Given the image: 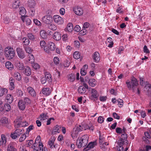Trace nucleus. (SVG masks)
<instances>
[{
	"instance_id": "f257e3e1",
	"label": "nucleus",
	"mask_w": 151,
	"mask_h": 151,
	"mask_svg": "<svg viewBox=\"0 0 151 151\" xmlns=\"http://www.w3.org/2000/svg\"><path fill=\"white\" fill-rule=\"evenodd\" d=\"M126 84L129 90L132 89L133 92H135V90L137 88L136 86L138 85L137 81L136 78L134 76L132 77L131 83L128 80L126 82Z\"/></svg>"
},
{
	"instance_id": "f03ea898",
	"label": "nucleus",
	"mask_w": 151,
	"mask_h": 151,
	"mask_svg": "<svg viewBox=\"0 0 151 151\" xmlns=\"http://www.w3.org/2000/svg\"><path fill=\"white\" fill-rule=\"evenodd\" d=\"M88 137L86 135L82 136L80 139H78L76 141V145L78 148L84 147L88 142Z\"/></svg>"
},
{
	"instance_id": "7ed1b4c3",
	"label": "nucleus",
	"mask_w": 151,
	"mask_h": 151,
	"mask_svg": "<svg viewBox=\"0 0 151 151\" xmlns=\"http://www.w3.org/2000/svg\"><path fill=\"white\" fill-rule=\"evenodd\" d=\"M31 101L27 97H25L24 99H21L19 100L18 103V106L19 108L21 110H24L25 108L26 105L30 104Z\"/></svg>"
},
{
	"instance_id": "20e7f679",
	"label": "nucleus",
	"mask_w": 151,
	"mask_h": 151,
	"mask_svg": "<svg viewBox=\"0 0 151 151\" xmlns=\"http://www.w3.org/2000/svg\"><path fill=\"white\" fill-rule=\"evenodd\" d=\"M5 55L8 59H11L14 58L15 55L14 50L11 47H7L5 48L4 51Z\"/></svg>"
},
{
	"instance_id": "39448f33",
	"label": "nucleus",
	"mask_w": 151,
	"mask_h": 151,
	"mask_svg": "<svg viewBox=\"0 0 151 151\" xmlns=\"http://www.w3.org/2000/svg\"><path fill=\"white\" fill-rule=\"evenodd\" d=\"M24 132V130L22 129H17L14 132H12L10 137L13 139H15L18 137L20 135Z\"/></svg>"
},
{
	"instance_id": "423d86ee",
	"label": "nucleus",
	"mask_w": 151,
	"mask_h": 151,
	"mask_svg": "<svg viewBox=\"0 0 151 151\" xmlns=\"http://www.w3.org/2000/svg\"><path fill=\"white\" fill-rule=\"evenodd\" d=\"M28 122L25 120L17 121L15 123L14 126L15 128H18L21 127H25L28 125Z\"/></svg>"
},
{
	"instance_id": "0eeeda50",
	"label": "nucleus",
	"mask_w": 151,
	"mask_h": 151,
	"mask_svg": "<svg viewBox=\"0 0 151 151\" xmlns=\"http://www.w3.org/2000/svg\"><path fill=\"white\" fill-rule=\"evenodd\" d=\"M53 18L54 22L58 25L62 24L64 23L63 18L58 15H54Z\"/></svg>"
},
{
	"instance_id": "6e6552de",
	"label": "nucleus",
	"mask_w": 151,
	"mask_h": 151,
	"mask_svg": "<svg viewBox=\"0 0 151 151\" xmlns=\"http://www.w3.org/2000/svg\"><path fill=\"white\" fill-rule=\"evenodd\" d=\"M127 134H122L121 135V138L118 142V144L120 145H126L127 144Z\"/></svg>"
},
{
	"instance_id": "1a4fd4ad",
	"label": "nucleus",
	"mask_w": 151,
	"mask_h": 151,
	"mask_svg": "<svg viewBox=\"0 0 151 151\" xmlns=\"http://www.w3.org/2000/svg\"><path fill=\"white\" fill-rule=\"evenodd\" d=\"M52 16L50 15H47L43 16L42 18L43 22L47 24H51L52 21Z\"/></svg>"
},
{
	"instance_id": "9d476101",
	"label": "nucleus",
	"mask_w": 151,
	"mask_h": 151,
	"mask_svg": "<svg viewBox=\"0 0 151 151\" xmlns=\"http://www.w3.org/2000/svg\"><path fill=\"white\" fill-rule=\"evenodd\" d=\"M36 144L35 143L32 145L31 148L33 149V151H43V145L41 142H39L38 147L39 150L38 149V148L36 146Z\"/></svg>"
},
{
	"instance_id": "9b49d317",
	"label": "nucleus",
	"mask_w": 151,
	"mask_h": 151,
	"mask_svg": "<svg viewBox=\"0 0 151 151\" xmlns=\"http://www.w3.org/2000/svg\"><path fill=\"white\" fill-rule=\"evenodd\" d=\"M16 51L18 56L21 59H23L25 57L24 52L22 48L20 47L16 48Z\"/></svg>"
},
{
	"instance_id": "f8f14e48",
	"label": "nucleus",
	"mask_w": 151,
	"mask_h": 151,
	"mask_svg": "<svg viewBox=\"0 0 151 151\" xmlns=\"http://www.w3.org/2000/svg\"><path fill=\"white\" fill-rule=\"evenodd\" d=\"M73 11L75 14L78 16L82 15L83 14V9L78 6L75 7L73 8Z\"/></svg>"
},
{
	"instance_id": "ddd939ff",
	"label": "nucleus",
	"mask_w": 151,
	"mask_h": 151,
	"mask_svg": "<svg viewBox=\"0 0 151 151\" xmlns=\"http://www.w3.org/2000/svg\"><path fill=\"white\" fill-rule=\"evenodd\" d=\"M84 130H89L90 131L93 132L94 129V127L93 125L91 123L88 124L84 123Z\"/></svg>"
},
{
	"instance_id": "4468645a",
	"label": "nucleus",
	"mask_w": 151,
	"mask_h": 151,
	"mask_svg": "<svg viewBox=\"0 0 151 151\" xmlns=\"http://www.w3.org/2000/svg\"><path fill=\"white\" fill-rule=\"evenodd\" d=\"M21 18L22 22H25L27 25L28 26L31 24V21L27 16H21Z\"/></svg>"
},
{
	"instance_id": "2eb2a0df",
	"label": "nucleus",
	"mask_w": 151,
	"mask_h": 151,
	"mask_svg": "<svg viewBox=\"0 0 151 151\" xmlns=\"http://www.w3.org/2000/svg\"><path fill=\"white\" fill-rule=\"evenodd\" d=\"M91 99H96L99 96V94L97 91L94 88H91Z\"/></svg>"
},
{
	"instance_id": "dca6fc26",
	"label": "nucleus",
	"mask_w": 151,
	"mask_h": 151,
	"mask_svg": "<svg viewBox=\"0 0 151 151\" xmlns=\"http://www.w3.org/2000/svg\"><path fill=\"white\" fill-rule=\"evenodd\" d=\"M93 57L94 61L96 63H97L100 61V55L97 52H94L93 55Z\"/></svg>"
},
{
	"instance_id": "f3484780",
	"label": "nucleus",
	"mask_w": 151,
	"mask_h": 151,
	"mask_svg": "<svg viewBox=\"0 0 151 151\" xmlns=\"http://www.w3.org/2000/svg\"><path fill=\"white\" fill-rule=\"evenodd\" d=\"M55 139L54 137H52L50 139L48 142V144L51 148L55 147V145H54Z\"/></svg>"
},
{
	"instance_id": "a211bd4d",
	"label": "nucleus",
	"mask_w": 151,
	"mask_h": 151,
	"mask_svg": "<svg viewBox=\"0 0 151 151\" xmlns=\"http://www.w3.org/2000/svg\"><path fill=\"white\" fill-rule=\"evenodd\" d=\"M1 137V139L0 138V146H5L6 142V136L4 134H2Z\"/></svg>"
},
{
	"instance_id": "6ab92c4d",
	"label": "nucleus",
	"mask_w": 151,
	"mask_h": 151,
	"mask_svg": "<svg viewBox=\"0 0 151 151\" xmlns=\"http://www.w3.org/2000/svg\"><path fill=\"white\" fill-rule=\"evenodd\" d=\"M79 132L76 129V128H73V130L71 132V136L73 139L76 138L78 136Z\"/></svg>"
},
{
	"instance_id": "aec40b11",
	"label": "nucleus",
	"mask_w": 151,
	"mask_h": 151,
	"mask_svg": "<svg viewBox=\"0 0 151 151\" xmlns=\"http://www.w3.org/2000/svg\"><path fill=\"white\" fill-rule=\"evenodd\" d=\"M11 109V106L10 105L8 104H5L4 106L1 107L0 108V110L1 111L5 110L6 111H9Z\"/></svg>"
},
{
	"instance_id": "412c9836",
	"label": "nucleus",
	"mask_w": 151,
	"mask_h": 151,
	"mask_svg": "<svg viewBox=\"0 0 151 151\" xmlns=\"http://www.w3.org/2000/svg\"><path fill=\"white\" fill-rule=\"evenodd\" d=\"M15 144V142H11L8 145L7 151H17V149L15 148L13 145Z\"/></svg>"
},
{
	"instance_id": "4be33fe9",
	"label": "nucleus",
	"mask_w": 151,
	"mask_h": 151,
	"mask_svg": "<svg viewBox=\"0 0 151 151\" xmlns=\"http://www.w3.org/2000/svg\"><path fill=\"white\" fill-rule=\"evenodd\" d=\"M42 92L45 95H49L51 92V90L49 88H43Z\"/></svg>"
},
{
	"instance_id": "5701e85b",
	"label": "nucleus",
	"mask_w": 151,
	"mask_h": 151,
	"mask_svg": "<svg viewBox=\"0 0 151 151\" xmlns=\"http://www.w3.org/2000/svg\"><path fill=\"white\" fill-rule=\"evenodd\" d=\"M53 38L55 40L59 41L61 39V35L59 32H55L53 35Z\"/></svg>"
},
{
	"instance_id": "b1692460",
	"label": "nucleus",
	"mask_w": 151,
	"mask_h": 151,
	"mask_svg": "<svg viewBox=\"0 0 151 151\" xmlns=\"http://www.w3.org/2000/svg\"><path fill=\"white\" fill-rule=\"evenodd\" d=\"M96 145V142H91L89 143L85 149L84 150V151L89 150L93 148Z\"/></svg>"
},
{
	"instance_id": "393cba45",
	"label": "nucleus",
	"mask_w": 151,
	"mask_h": 151,
	"mask_svg": "<svg viewBox=\"0 0 151 151\" xmlns=\"http://www.w3.org/2000/svg\"><path fill=\"white\" fill-rule=\"evenodd\" d=\"M7 103L10 104L12 103L13 101V97L12 95L9 94L7 95L5 97Z\"/></svg>"
},
{
	"instance_id": "a878e982",
	"label": "nucleus",
	"mask_w": 151,
	"mask_h": 151,
	"mask_svg": "<svg viewBox=\"0 0 151 151\" xmlns=\"http://www.w3.org/2000/svg\"><path fill=\"white\" fill-rule=\"evenodd\" d=\"M27 90L29 94L32 96L34 97L36 95V93L34 89L31 87L27 88Z\"/></svg>"
},
{
	"instance_id": "bb28decb",
	"label": "nucleus",
	"mask_w": 151,
	"mask_h": 151,
	"mask_svg": "<svg viewBox=\"0 0 151 151\" xmlns=\"http://www.w3.org/2000/svg\"><path fill=\"white\" fill-rule=\"evenodd\" d=\"M6 67L9 70H12L14 68L13 65L9 61H7L5 63Z\"/></svg>"
},
{
	"instance_id": "cd10ccee",
	"label": "nucleus",
	"mask_w": 151,
	"mask_h": 151,
	"mask_svg": "<svg viewBox=\"0 0 151 151\" xmlns=\"http://www.w3.org/2000/svg\"><path fill=\"white\" fill-rule=\"evenodd\" d=\"M45 78L46 81L49 83L51 82L52 81V78L51 74L48 72H46L45 74Z\"/></svg>"
},
{
	"instance_id": "c85d7f7f",
	"label": "nucleus",
	"mask_w": 151,
	"mask_h": 151,
	"mask_svg": "<svg viewBox=\"0 0 151 151\" xmlns=\"http://www.w3.org/2000/svg\"><path fill=\"white\" fill-rule=\"evenodd\" d=\"M16 66L17 68L20 70H22L24 69V66L23 63L19 61L17 62L16 63Z\"/></svg>"
},
{
	"instance_id": "c756f323",
	"label": "nucleus",
	"mask_w": 151,
	"mask_h": 151,
	"mask_svg": "<svg viewBox=\"0 0 151 151\" xmlns=\"http://www.w3.org/2000/svg\"><path fill=\"white\" fill-rule=\"evenodd\" d=\"M78 91L79 93L82 94L85 93L86 92V90L83 86H80L78 88Z\"/></svg>"
},
{
	"instance_id": "7c9ffc66",
	"label": "nucleus",
	"mask_w": 151,
	"mask_h": 151,
	"mask_svg": "<svg viewBox=\"0 0 151 151\" xmlns=\"http://www.w3.org/2000/svg\"><path fill=\"white\" fill-rule=\"evenodd\" d=\"M60 128V127L58 125H56L53 128V130L52 131V134H56L57 133H58L60 132L59 129Z\"/></svg>"
},
{
	"instance_id": "2f4dec72",
	"label": "nucleus",
	"mask_w": 151,
	"mask_h": 151,
	"mask_svg": "<svg viewBox=\"0 0 151 151\" xmlns=\"http://www.w3.org/2000/svg\"><path fill=\"white\" fill-rule=\"evenodd\" d=\"M8 90L5 88H3L0 86V97L7 93Z\"/></svg>"
},
{
	"instance_id": "473e14b6",
	"label": "nucleus",
	"mask_w": 151,
	"mask_h": 151,
	"mask_svg": "<svg viewBox=\"0 0 151 151\" xmlns=\"http://www.w3.org/2000/svg\"><path fill=\"white\" fill-rule=\"evenodd\" d=\"M88 83L89 85L92 87H94L96 84V80L93 78L89 79L88 81Z\"/></svg>"
},
{
	"instance_id": "72a5a7b5",
	"label": "nucleus",
	"mask_w": 151,
	"mask_h": 151,
	"mask_svg": "<svg viewBox=\"0 0 151 151\" xmlns=\"http://www.w3.org/2000/svg\"><path fill=\"white\" fill-rule=\"evenodd\" d=\"M24 73L27 76H29L31 73V70L30 68L28 66L25 67L24 69Z\"/></svg>"
},
{
	"instance_id": "f704fd0d",
	"label": "nucleus",
	"mask_w": 151,
	"mask_h": 151,
	"mask_svg": "<svg viewBox=\"0 0 151 151\" xmlns=\"http://www.w3.org/2000/svg\"><path fill=\"white\" fill-rule=\"evenodd\" d=\"M75 128L79 132L84 130V123H81V124L78 125Z\"/></svg>"
},
{
	"instance_id": "c9c22d12",
	"label": "nucleus",
	"mask_w": 151,
	"mask_h": 151,
	"mask_svg": "<svg viewBox=\"0 0 151 151\" xmlns=\"http://www.w3.org/2000/svg\"><path fill=\"white\" fill-rule=\"evenodd\" d=\"M19 13L21 16H25L26 14V10L23 7H21L19 8Z\"/></svg>"
},
{
	"instance_id": "e433bc0d",
	"label": "nucleus",
	"mask_w": 151,
	"mask_h": 151,
	"mask_svg": "<svg viewBox=\"0 0 151 151\" xmlns=\"http://www.w3.org/2000/svg\"><path fill=\"white\" fill-rule=\"evenodd\" d=\"M0 122L3 125H5L9 124V121L7 118L3 117L1 119Z\"/></svg>"
},
{
	"instance_id": "4c0bfd02",
	"label": "nucleus",
	"mask_w": 151,
	"mask_h": 151,
	"mask_svg": "<svg viewBox=\"0 0 151 151\" xmlns=\"http://www.w3.org/2000/svg\"><path fill=\"white\" fill-rule=\"evenodd\" d=\"M28 6L30 8H34L36 4L34 0H28Z\"/></svg>"
},
{
	"instance_id": "58836bf2",
	"label": "nucleus",
	"mask_w": 151,
	"mask_h": 151,
	"mask_svg": "<svg viewBox=\"0 0 151 151\" xmlns=\"http://www.w3.org/2000/svg\"><path fill=\"white\" fill-rule=\"evenodd\" d=\"M48 45L49 49H50L51 50H54L55 49V45L52 42H49Z\"/></svg>"
},
{
	"instance_id": "ea45409f",
	"label": "nucleus",
	"mask_w": 151,
	"mask_h": 151,
	"mask_svg": "<svg viewBox=\"0 0 151 151\" xmlns=\"http://www.w3.org/2000/svg\"><path fill=\"white\" fill-rule=\"evenodd\" d=\"M68 80L70 82H72L75 79V76L74 74H70L68 76Z\"/></svg>"
},
{
	"instance_id": "a19ab883",
	"label": "nucleus",
	"mask_w": 151,
	"mask_h": 151,
	"mask_svg": "<svg viewBox=\"0 0 151 151\" xmlns=\"http://www.w3.org/2000/svg\"><path fill=\"white\" fill-rule=\"evenodd\" d=\"M48 28L53 31H55L57 29V27L56 25L53 23L50 24L48 25Z\"/></svg>"
},
{
	"instance_id": "79ce46f5",
	"label": "nucleus",
	"mask_w": 151,
	"mask_h": 151,
	"mask_svg": "<svg viewBox=\"0 0 151 151\" xmlns=\"http://www.w3.org/2000/svg\"><path fill=\"white\" fill-rule=\"evenodd\" d=\"M40 36L43 39H45L47 37V33L44 30H41L40 32Z\"/></svg>"
},
{
	"instance_id": "37998d69",
	"label": "nucleus",
	"mask_w": 151,
	"mask_h": 151,
	"mask_svg": "<svg viewBox=\"0 0 151 151\" xmlns=\"http://www.w3.org/2000/svg\"><path fill=\"white\" fill-rule=\"evenodd\" d=\"M108 143H105L102 144L100 146L101 148L104 151H105L108 148L107 145H108Z\"/></svg>"
},
{
	"instance_id": "c03bdc74",
	"label": "nucleus",
	"mask_w": 151,
	"mask_h": 151,
	"mask_svg": "<svg viewBox=\"0 0 151 151\" xmlns=\"http://www.w3.org/2000/svg\"><path fill=\"white\" fill-rule=\"evenodd\" d=\"M67 29L69 32H72L73 29V24L71 23H68L67 25Z\"/></svg>"
},
{
	"instance_id": "a18cd8bd",
	"label": "nucleus",
	"mask_w": 151,
	"mask_h": 151,
	"mask_svg": "<svg viewBox=\"0 0 151 151\" xmlns=\"http://www.w3.org/2000/svg\"><path fill=\"white\" fill-rule=\"evenodd\" d=\"M14 76L15 78L18 81H20L21 79V77L19 73L17 72H15L14 73Z\"/></svg>"
},
{
	"instance_id": "49530a36",
	"label": "nucleus",
	"mask_w": 151,
	"mask_h": 151,
	"mask_svg": "<svg viewBox=\"0 0 151 151\" xmlns=\"http://www.w3.org/2000/svg\"><path fill=\"white\" fill-rule=\"evenodd\" d=\"M80 53L78 51L75 52L73 54V58L76 59H78L80 57Z\"/></svg>"
},
{
	"instance_id": "de8ad7c7",
	"label": "nucleus",
	"mask_w": 151,
	"mask_h": 151,
	"mask_svg": "<svg viewBox=\"0 0 151 151\" xmlns=\"http://www.w3.org/2000/svg\"><path fill=\"white\" fill-rule=\"evenodd\" d=\"M32 66L35 70H37L40 68V66L37 63H32Z\"/></svg>"
},
{
	"instance_id": "09e8293b",
	"label": "nucleus",
	"mask_w": 151,
	"mask_h": 151,
	"mask_svg": "<svg viewBox=\"0 0 151 151\" xmlns=\"http://www.w3.org/2000/svg\"><path fill=\"white\" fill-rule=\"evenodd\" d=\"M19 1L18 0L14 1L12 4V7L14 9L17 8L19 6Z\"/></svg>"
},
{
	"instance_id": "8fccbe9b",
	"label": "nucleus",
	"mask_w": 151,
	"mask_h": 151,
	"mask_svg": "<svg viewBox=\"0 0 151 151\" xmlns=\"http://www.w3.org/2000/svg\"><path fill=\"white\" fill-rule=\"evenodd\" d=\"M27 36L28 38L30 40H33L35 39L34 35L33 34L31 33H29L27 34Z\"/></svg>"
},
{
	"instance_id": "3c124183",
	"label": "nucleus",
	"mask_w": 151,
	"mask_h": 151,
	"mask_svg": "<svg viewBox=\"0 0 151 151\" xmlns=\"http://www.w3.org/2000/svg\"><path fill=\"white\" fill-rule=\"evenodd\" d=\"M117 102L118 103L119 106L120 107H121L123 105V100L118 99L117 100Z\"/></svg>"
},
{
	"instance_id": "603ef678",
	"label": "nucleus",
	"mask_w": 151,
	"mask_h": 151,
	"mask_svg": "<svg viewBox=\"0 0 151 151\" xmlns=\"http://www.w3.org/2000/svg\"><path fill=\"white\" fill-rule=\"evenodd\" d=\"M26 137V136L25 134L22 135L19 139V141L22 142L24 141Z\"/></svg>"
},
{
	"instance_id": "864d4df0",
	"label": "nucleus",
	"mask_w": 151,
	"mask_h": 151,
	"mask_svg": "<svg viewBox=\"0 0 151 151\" xmlns=\"http://www.w3.org/2000/svg\"><path fill=\"white\" fill-rule=\"evenodd\" d=\"M34 128V126L33 125H30L29 126L28 128L27 129L26 132H25V134H28L29 132L33 129Z\"/></svg>"
},
{
	"instance_id": "5fc2aeb1",
	"label": "nucleus",
	"mask_w": 151,
	"mask_h": 151,
	"mask_svg": "<svg viewBox=\"0 0 151 151\" xmlns=\"http://www.w3.org/2000/svg\"><path fill=\"white\" fill-rule=\"evenodd\" d=\"M25 50L27 53L29 54H30L32 51V50L30 47H26Z\"/></svg>"
},
{
	"instance_id": "6e6d98bb",
	"label": "nucleus",
	"mask_w": 151,
	"mask_h": 151,
	"mask_svg": "<svg viewBox=\"0 0 151 151\" xmlns=\"http://www.w3.org/2000/svg\"><path fill=\"white\" fill-rule=\"evenodd\" d=\"M54 62L55 64L57 65L59 64L60 62L59 58L57 57H55L54 58Z\"/></svg>"
},
{
	"instance_id": "4d7b16f0",
	"label": "nucleus",
	"mask_w": 151,
	"mask_h": 151,
	"mask_svg": "<svg viewBox=\"0 0 151 151\" xmlns=\"http://www.w3.org/2000/svg\"><path fill=\"white\" fill-rule=\"evenodd\" d=\"M23 39L24 40L23 42L24 43L25 45H27L29 44L30 42V41L28 39L24 37Z\"/></svg>"
},
{
	"instance_id": "13d9d810",
	"label": "nucleus",
	"mask_w": 151,
	"mask_h": 151,
	"mask_svg": "<svg viewBox=\"0 0 151 151\" xmlns=\"http://www.w3.org/2000/svg\"><path fill=\"white\" fill-rule=\"evenodd\" d=\"M29 60L31 63H33L35 61L34 58L32 54H31L29 57Z\"/></svg>"
},
{
	"instance_id": "bf43d9fd",
	"label": "nucleus",
	"mask_w": 151,
	"mask_h": 151,
	"mask_svg": "<svg viewBox=\"0 0 151 151\" xmlns=\"http://www.w3.org/2000/svg\"><path fill=\"white\" fill-rule=\"evenodd\" d=\"M104 118L103 116H100L99 117L98 119V121L99 123H102L104 122Z\"/></svg>"
},
{
	"instance_id": "052dcab7",
	"label": "nucleus",
	"mask_w": 151,
	"mask_h": 151,
	"mask_svg": "<svg viewBox=\"0 0 151 151\" xmlns=\"http://www.w3.org/2000/svg\"><path fill=\"white\" fill-rule=\"evenodd\" d=\"M17 93L18 96H22L23 94V93L22 90L20 89H18L17 90Z\"/></svg>"
},
{
	"instance_id": "680f3d73",
	"label": "nucleus",
	"mask_w": 151,
	"mask_h": 151,
	"mask_svg": "<svg viewBox=\"0 0 151 151\" xmlns=\"http://www.w3.org/2000/svg\"><path fill=\"white\" fill-rule=\"evenodd\" d=\"M10 21V19L8 17H5L4 19V22L5 23L8 24Z\"/></svg>"
},
{
	"instance_id": "e2e57ef3",
	"label": "nucleus",
	"mask_w": 151,
	"mask_h": 151,
	"mask_svg": "<svg viewBox=\"0 0 151 151\" xmlns=\"http://www.w3.org/2000/svg\"><path fill=\"white\" fill-rule=\"evenodd\" d=\"M40 116L41 118V119L43 120H45L48 118V116L46 114H42L40 115Z\"/></svg>"
},
{
	"instance_id": "0e129e2a",
	"label": "nucleus",
	"mask_w": 151,
	"mask_h": 151,
	"mask_svg": "<svg viewBox=\"0 0 151 151\" xmlns=\"http://www.w3.org/2000/svg\"><path fill=\"white\" fill-rule=\"evenodd\" d=\"M34 22L36 25L40 26L41 25V22L37 19H34Z\"/></svg>"
},
{
	"instance_id": "69168bd1",
	"label": "nucleus",
	"mask_w": 151,
	"mask_h": 151,
	"mask_svg": "<svg viewBox=\"0 0 151 151\" xmlns=\"http://www.w3.org/2000/svg\"><path fill=\"white\" fill-rule=\"evenodd\" d=\"M35 9L34 8H32L30 12V14L31 16L33 17L35 16Z\"/></svg>"
},
{
	"instance_id": "338daca9",
	"label": "nucleus",
	"mask_w": 151,
	"mask_h": 151,
	"mask_svg": "<svg viewBox=\"0 0 151 151\" xmlns=\"http://www.w3.org/2000/svg\"><path fill=\"white\" fill-rule=\"evenodd\" d=\"M104 139V137L103 136H100L99 137V142L100 145L103 143V142Z\"/></svg>"
},
{
	"instance_id": "774afa93",
	"label": "nucleus",
	"mask_w": 151,
	"mask_h": 151,
	"mask_svg": "<svg viewBox=\"0 0 151 151\" xmlns=\"http://www.w3.org/2000/svg\"><path fill=\"white\" fill-rule=\"evenodd\" d=\"M81 29V27L78 25H76L74 29V30L76 32H79L80 30Z\"/></svg>"
}]
</instances>
